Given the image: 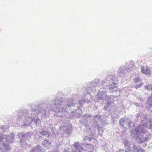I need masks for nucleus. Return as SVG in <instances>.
I'll use <instances>...</instances> for the list:
<instances>
[{
	"label": "nucleus",
	"mask_w": 152,
	"mask_h": 152,
	"mask_svg": "<svg viewBox=\"0 0 152 152\" xmlns=\"http://www.w3.org/2000/svg\"><path fill=\"white\" fill-rule=\"evenodd\" d=\"M63 99L58 97L57 95L56 96L55 99H52L49 103V101L47 100L42 101L39 103L36 106L32 107L29 112L28 110L25 109L20 111L19 110L15 112L18 116L17 119L19 121H23V123L21 125L22 127L26 126H29L31 123H34L36 126H40L41 121L38 118V115L41 114L42 116L45 117L47 113L50 110L56 112L55 114L57 117H59L57 115L59 111L58 108L59 103L63 102Z\"/></svg>",
	"instance_id": "1"
},
{
	"label": "nucleus",
	"mask_w": 152,
	"mask_h": 152,
	"mask_svg": "<svg viewBox=\"0 0 152 152\" xmlns=\"http://www.w3.org/2000/svg\"><path fill=\"white\" fill-rule=\"evenodd\" d=\"M99 82L98 79L96 78L92 81L87 83V87L82 88L81 89V94L84 96L82 99L79 101L70 98L67 100L64 98L63 96L64 94L61 91H58L55 95L54 99L57 94L58 97L63 99L62 100L63 102L59 103V105L58 108L59 111L57 115L59 117H62L64 115H66L68 113V110H72L76 106L79 105H83L85 103L88 104L91 102V93H95L97 85L99 84Z\"/></svg>",
	"instance_id": "2"
},
{
	"label": "nucleus",
	"mask_w": 152,
	"mask_h": 152,
	"mask_svg": "<svg viewBox=\"0 0 152 152\" xmlns=\"http://www.w3.org/2000/svg\"><path fill=\"white\" fill-rule=\"evenodd\" d=\"M100 81L99 79H98ZM99 85H97V87L96 89L98 88H100L99 91V93L97 95V99L98 100V102L102 103L104 102V100H107L111 99H113L114 96L113 95H110V93L113 92V91H111L110 89H107V87L102 86H99Z\"/></svg>",
	"instance_id": "3"
},
{
	"label": "nucleus",
	"mask_w": 152,
	"mask_h": 152,
	"mask_svg": "<svg viewBox=\"0 0 152 152\" xmlns=\"http://www.w3.org/2000/svg\"><path fill=\"white\" fill-rule=\"evenodd\" d=\"M118 77L115 75H107L106 79L102 80L101 82L100 86L108 87L109 89L116 90L117 88V82L118 81Z\"/></svg>",
	"instance_id": "4"
},
{
	"label": "nucleus",
	"mask_w": 152,
	"mask_h": 152,
	"mask_svg": "<svg viewBox=\"0 0 152 152\" xmlns=\"http://www.w3.org/2000/svg\"><path fill=\"white\" fill-rule=\"evenodd\" d=\"M32 133L31 132H19L17 134V136L20 140V145L22 147L26 146L27 143L26 141L28 140L31 138Z\"/></svg>",
	"instance_id": "5"
},
{
	"label": "nucleus",
	"mask_w": 152,
	"mask_h": 152,
	"mask_svg": "<svg viewBox=\"0 0 152 152\" xmlns=\"http://www.w3.org/2000/svg\"><path fill=\"white\" fill-rule=\"evenodd\" d=\"M133 61H131L129 62L130 66L128 67L126 66H121L118 71L117 74L120 77H123L127 75V72H129L133 66Z\"/></svg>",
	"instance_id": "6"
},
{
	"label": "nucleus",
	"mask_w": 152,
	"mask_h": 152,
	"mask_svg": "<svg viewBox=\"0 0 152 152\" xmlns=\"http://www.w3.org/2000/svg\"><path fill=\"white\" fill-rule=\"evenodd\" d=\"M91 116L92 117V121L93 122L91 125L94 130L97 131L99 132L101 131L102 132H103V128L99 126V125L97 122V120L100 121L101 119V115L99 114H97L94 115V117Z\"/></svg>",
	"instance_id": "7"
},
{
	"label": "nucleus",
	"mask_w": 152,
	"mask_h": 152,
	"mask_svg": "<svg viewBox=\"0 0 152 152\" xmlns=\"http://www.w3.org/2000/svg\"><path fill=\"white\" fill-rule=\"evenodd\" d=\"M92 118L91 115L88 114H85L83 115L81 119L79 120V123L87 129L89 125V123H91L92 122Z\"/></svg>",
	"instance_id": "8"
},
{
	"label": "nucleus",
	"mask_w": 152,
	"mask_h": 152,
	"mask_svg": "<svg viewBox=\"0 0 152 152\" xmlns=\"http://www.w3.org/2000/svg\"><path fill=\"white\" fill-rule=\"evenodd\" d=\"M113 99H111L108 100L106 104L104 106V109L108 113L112 114L116 112V107L114 105H113Z\"/></svg>",
	"instance_id": "9"
},
{
	"label": "nucleus",
	"mask_w": 152,
	"mask_h": 152,
	"mask_svg": "<svg viewBox=\"0 0 152 152\" xmlns=\"http://www.w3.org/2000/svg\"><path fill=\"white\" fill-rule=\"evenodd\" d=\"M70 110H68V111ZM72 111L68 115L69 113L66 114V115H64L63 116V117L64 116H66V118H72L74 117L76 118H79L81 116L82 114V110L81 109H80L78 107H77V109L74 111L71 110ZM69 112V111H68Z\"/></svg>",
	"instance_id": "10"
},
{
	"label": "nucleus",
	"mask_w": 152,
	"mask_h": 152,
	"mask_svg": "<svg viewBox=\"0 0 152 152\" xmlns=\"http://www.w3.org/2000/svg\"><path fill=\"white\" fill-rule=\"evenodd\" d=\"M61 129L63 132V133L61 134L62 136H64V134L67 135L69 134H71L72 130V125L69 122V121H68V120H67L65 125H63L62 126Z\"/></svg>",
	"instance_id": "11"
},
{
	"label": "nucleus",
	"mask_w": 152,
	"mask_h": 152,
	"mask_svg": "<svg viewBox=\"0 0 152 152\" xmlns=\"http://www.w3.org/2000/svg\"><path fill=\"white\" fill-rule=\"evenodd\" d=\"M147 130L143 125H139L134 130V134L135 135L143 136L146 133Z\"/></svg>",
	"instance_id": "12"
},
{
	"label": "nucleus",
	"mask_w": 152,
	"mask_h": 152,
	"mask_svg": "<svg viewBox=\"0 0 152 152\" xmlns=\"http://www.w3.org/2000/svg\"><path fill=\"white\" fill-rule=\"evenodd\" d=\"M79 142H74L72 148V152H85L86 150L81 146Z\"/></svg>",
	"instance_id": "13"
},
{
	"label": "nucleus",
	"mask_w": 152,
	"mask_h": 152,
	"mask_svg": "<svg viewBox=\"0 0 152 152\" xmlns=\"http://www.w3.org/2000/svg\"><path fill=\"white\" fill-rule=\"evenodd\" d=\"M124 144L125 148L129 151L128 152H134L135 145L132 142L127 140L125 141Z\"/></svg>",
	"instance_id": "14"
},
{
	"label": "nucleus",
	"mask_w": 152,
	"mask_h": 152,
	"mask_svg": "<svg viewBox=\"0 0 152 152\" xmlns=\"http://www.w3.org/2000/svg\"><path fill=\"white\" fill-rule=\"evenodd\" d=\"M146 109L149 111L152 108V94L150 95L146 102Z\"/></svg>",
	"instance_id": "15"
},
{
	"label": "nucleus",
	"mask_w": 152,
	"mask_h": 152,
	"mask_svg": "<svg viewBox=\"0 0 152 152\" xmlns=\"http://www.w3.org/2000/svg\"><path fill=\"white\" fill-rule=\"evenodd\" d=\"M5 139L6 142L10 143H12L13 142L14 139V135L13 132H10L8 135L6 134L5 135Z\"/></svg>",
	"instance_id": "16"
},
{
	"label": "nucleus",
	"mask_w": 152,
	"mask_h": 152,
	"mask_svg": "<svg viewBox=\"0 0 152 152\" xmlns=\"http://www.w3.org/2000/svg\"><path fill=\"white\" fill-rule=\"evenodd\" d=\"M45 150L42 149L41 146L39 145H37L35 147L31 149L30 152H45Z\"/></svg>",
	"instance_id": "17"
},
{
	"label": "nucleus",
	"mask_w": 152,
	"mask_h": 152,
	"mask_svg": "<svg viewBox=\"0 0 152 152\" xmlns=\"http://www.w3.org/2000/svg\"><path fill=\"white\" fill-rule=\"evenodd\" d=\"M42 145L43 147L48 150L51 148L52 146L51 142L48 140L47 139L42 141Z\"/></svg>",
	"instance_id": "18"
},
{
	"label": "nucleus",
	"mask_w": 152,
	"mask_h": 152,
	"mask_svg": "<svg viewBox=\"0 0 152 152\" xmlns=\"http://www.w3.org/2000/svg\"><path fill=\"white\" fill-rule=\"evenodd\" d=\"M38 133L39 136H42L45 137L46 138H51L52 139V137L50 138V137H51V136L50 135L49 133L48 132H47L44 130H43L40 131H39L38 132Z\"/></svg>",
	"instance_id": "19"
},
{
	"label": "nucleus",
	"mask_w": 152,
	"mask_h": 152,
	"mask_svg": "<svg viewBox=\"0 0 152 152\" xmlns=\"http://www.w3.org/2000/svg\"><path fill=\"white\" fill-rule=\"evenodd\" d=\"M141 70L142 73L146 75H149L151 73V71L148 67L141 66Z\"/></svg>",
	"instance_id": "20"
},
{
	"label": "nucleus",
	"mask_w": 152,
	"mask_h": 152,
	"mask_svg": "<svg viewBox=\"0 0 152 152\" xmlns=\"http://www.w3.org/2000/svg\"><path fill=\"white\" fill-rule=\"evenodd\" d=\"M134 152H146L139 145H135Z\"/></svg>",
	"instance_id": "21"
},
{
	"label": "nucleus",
	"mask_w": 152,
	"mask_h": 152,
	"mask_svg": "<svg viewBox=\"0 0 152 152\" xmlns=\"http://www.w3.org/2000/svg\"><path fill=\"white\" fill-rule=\"evenodd\" d=\"M2 146L7 151H8L11 149V146L9 145V144L7 143V142L6 141L3 142Z\"/></svg>",
	"instance_id": "22"
},
{
	"label": "nucleus",
	"mask_w": 152,
	"mask_h": 152,
	"mask_svg": "<svg viewBox=\"0 0 152 152\" xmlns=\"http://www.w3.org/2000/svg\"><path fill=\"white\" fill-rule=\"evenodd\" d=\"M89 130L90 132L91 133V135L90 134L89 136H85L84 138V140H88L90 142L92 141L93 139V134H92V129L90 127L89 128Z\"/></svg>",
	"instance_id": "23"
},
{
	"label": "nucleus",
	"mask_w": 152,
	"mask_h": 152,
	"mask_svg": "<svg viewBox=\"0 0 152 152\" xmlns=\"http://www.w3.org/2000/svg\"><path fill=\"white\" fill-rule=\"evenodd\" d=\"M137 141L138 143L141 144L146 142L144 137H138L137 139Z\"/></svg>",
	"instance_id": "24"
},
{
	"label": "nucleus",
	"mask_w": 152,
	"mask_h": 152,
	"mask_svg": "<svg viewBox=\"0 0 152 152\" xmlns=\"http://www.w3.org/2000/svg\"><path fill=\"white\" fill-rule=\"evenodd\" d=\"M49 125H50L49 127L50 128L52 133V134L51 136H52V137H54L56 135V129L55 128L53 127V125L52 124H49Z\"/></svg>",
	"instance_id": "25"
},
{
	"label": "nucleus",
	"mask_w": 152,
	"mask_h": 152,
	"mask_svg": "<svg viewBox=\"0 0 152 152\" xmlns=\"http://www.w3.org/2000/svg\"><path fill=\"white\" fill-rule=\"evenodd\" d=\"M151 135L150 133H147L145 137H143L146 142L150 141L151 138Z\"/></svg>",
	"instance_id": "26"
},
{
	"label": "nucleus",
	"mask_w": 152,
	"mask_h": 152,
	"mask_svg": "<svg viewBox=\"0 0 152 152\" xmlns=\"http://www.w3.org/2000/svg\"><path fill=\"white\" fill-rule=\"evenodd\" d=\"M144 88L147 91L151 90H152V84H147L144 86Z\"/></svg>",
	"instance_id": "27"
},
{
	"label": "nucleus",
	"mask_w": 152,
	"mask_h": 152,
	"mask_svg": "<svg viewBox=\"0 0 152 152\" xmlns=\"http://www.w3.org/2000/svg\"><path fill=\"white\" fill-rule=\"evenodd\" d=\"M126 122L125 120V119L124 118H121L119 121L120 124L123 127H125L124 124H126Z\"/></svg>",
	"instance_id": "28"
},
{
	"label": "nucleus",
	"mask_w": 152,
	"mask_h": 152,
	"mask_svg": "<svg viewBox=\"0 0 152 152\" xmlns=\"http://www.w3.org/2000/svg\"><path fill=\"white\" fill-rule=\"evenodd\" d=\"M143 84V83L142 82H141L139 84H136L134 86V87L135 88L137 89L142 87Z\"/></svg>",
	"instance_id": "29"
},
{
	"label": "nucleus",
	"mask_w": 152,
	"mask_h": 152,
	"mask_svg": "<svg viewBox=\"0 0 152 152\" xmlns=\"http://www.w3.org/2000/svg\"><path fill=\"white\" fill-rule=\"evenodd\" d=\"M143 114L142 113H139L135 115V116L138 119L139 118L140 119H141V117H143Z\"/></svg>",
	"instance_id": "30"
},
{
	"label": "nucleus",
	"mask_w": 152,
	"mask_h": 152,
	"mask_svg": "<svg viewBox=\"0 0 152 152\" xmlns=\"http://www.w3.org/2000/svg\"><path fill=\"white\" fill-rule=\"evenodd\" d=\"M55 143L54 145V148H55L57 149L61 145L60 142H55Z\"/></svg>",
	"instance_id": "31"
},
{
	"label": "nucleus",
	"mask_w": 152,
	"mask_h": 152,
	"mask_svg": "<svg viewBox=\"0 0 152 152\" xmlns=\"http://www.w3.org/2000/svg\"><path fill=\"white\" fill-rule=\"evenodd\" d=\"M6 136L5 135H4L3 133L0 134V142H2L3 139H5Z\"/></svg>",
	"instance_id": "32"
},
{
	"label": "nucleus",
	"mask_w": 152,
	"mask_h": 152,
	"mask_svg": "<svg viewBox=\"0 0 152 152\" xmlns=\"http://www.w3.org/2000/svg\"><path fill=\"white\" fill-rule=\"evenodd\" d=\"M132 124V121L131 120H129V121L128 122L127 126L129 128H130L131 126V125Z\"/></svg>",
	"instance_id": "33"
},
{
	"label": "nucleus",
	"mask_w": 152,
	"mask_h": 152,
	"mask_svg": "<svg viewBox=\"0 0 152 152\" xmlns=\"http://www.w3.org/2000/svg\"><path fill=\"white\" fill-rule=\"evenodd\" d=\"M140 78L139 77H135L134 81L135 83H137L139 82V81L140 80Z\"/></svg>",
	"instance_id": "34"
},
{
	"label": "nucleus",
	"mask_w": 152,
	"mask_h": 152,
	"mask_svg": "<svg viewBox=\"0 0 152 152\" xmlns=\"http://www.w3.org/2000/svg\"><path fill=\"white\" fill-rule=\"evenodd\" d=\"M38 136H39V138L40 140H45L46 139H47V138H46L44 136H41V135L39 136V135Z\"/></svg>",
	"instance_id": "35"
},
{
	"label": "nucleus",
	"mask_w": 152,
	"mask_h": 152,
	"mask_svg": "<svg viewBox=\"0 0 152 152\" xmlns=\"http://www.w3.org/2000/svg\"><path fill=\"white\" fill-rule=\"evenodd\" d=\"M36 105H34V106H33L32 105V104H30V103H29V104H28V107H31V108L29 110H28V111L29 112H30V110H31V109L33 107H34L35 106H36V105Z\"/></svg>",
	"instance_id": "36"
},
{
	"label": "nucleus",
	"mask_w": 152,
	"mask_h": 152,
	"mask_svg": "<svg viewBox=\"0 0 152 152\" xmlns=\"http://www.w3.org/2000/svg\"><path fill=\"white\" fill-rule=\"evenodd\" d=\"M116 152H128L126 150L124 149H120L116 151Z\"/></svg>",
	"instance_id": "37"
},
{
	"label": "nucleus",
	"mask_w": 152,
	"mask_h": 152,
	"mask_svg": "<svg viewBox=\"0 0 152 152\" xmlns=\"http://www.w3.org/2000/svg\"><path fill=\"white\" fill-rule=\"evenodd\" d=\"M111 121L113 123V124H115L116 123L117 120H115L114 118H112L111 119Z\"/></svg>",
	"instance_id": "38"
},
{
	"label": "nucleus",
	"mask_w": 152,
	"mask_h": 152,
	"mask_svg": "<svg viewBox=\"0 0 152 152\" xmlns=\"http://www.w3.org/2000/svg\"><path fill=\"white\" fill-rule=\"evenodd\" d=\"M108 114L106 112H104L103 113L102 115L103 116H104V117H108V115H109V114L110 113H108Z\"/></svg>",
	"instance_id": "39"
},
{
	"label": "nucleus",
	"mask_w": 152,
	"mask_h": 152,
	"mask_svg": "<svg viewBox=\"0 0 152 152\" xmlns=\"http://www.w3.org/2000/svg\"><path fill=\"white\" fill-rule=\"evenodd\" d=\"M133 104L134 105H135L137 107H139V106L140 104V103H138L137 102H134L133 103Z\"/></svg>",
	"instance_id": "40"
},
{
	"label": "nucleus",
	"mask_w": 152,
	"mask_h": 152,
	"mask_svg": "<svg viewBox=\"0 0 152 152\" xmlns=\"http://www.w3.org/2000/svg\"><path fill=\"white\" fill-rule=\"evenodd\" d=\"M5 126L4 125H2L1 126V128L2 129V131H4V129Z\"/></svg>",
	"instance_id": "41"
},
{
	"label": "nucleus",
	"mask_w": 152,
	"mask_h": 152,
	"mask_svg": "<svg viewBox=\"0 0 152 152\" xmlns=\"http://www.w3.org/2000/svg\"><path fill=\"white\" fill-rule=\"evenodd\" d=\"M69 149L67 148V149H64V152H71L70 151H69Z\"/></svg>",
	"instance_id": "42"
},
{
	"label": "nucleus",
	"mask_w": 152,
	"mask_h": 152,
	"mask_svg": "<svg viewBox=\"0 0 152 152\" xmlns=\"http://www.w3.org/2000/svg\"><path fill=\"white\" fill-rule=\"evenodd\" d=\"M149 129H150V128H152V123H151L150 124V126H149Z\"/></svg>",
	"instance_id": "43"
},
{
	"label": "nucleus",
	"mask_w": 152,
	"mask_h": 152,
	"mask_svg": "<svg viewBox=\"0 0 152 152\" xmlns=\"http://www.w3.org/2000/svg\"><path fill=\"white\" fill-rule=\"evenodd\" d=\"M151 113H152V110H151Z\"/></svg>",
	"instance_id": "44"
}]
</instances>
